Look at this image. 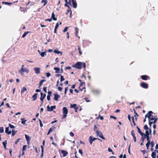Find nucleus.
I'll return each instance as SVG.
<instances>
[{"mask_svg":"<svg viewBox=\"0 0 158 158\" xmlns=\"http://www.w3.org/2000/svg\"><path fill=\"white\" fill-rule=\"evenodd\" d=\"M96 134H97V136H99L100 138H102L103 139L105 140V138L103 136V135L102 133V132L98 130V131H96Z\"/></svg>","mask_w":158,"mask_h":158,"instance_id":"5","label":"nucleus"},{"mask_svg":"<svg viewBox=\"0 0 158 158\" xmlns=\"http://www.w3.org/2000/svg\"><path fill=\"white\" fill-rule=\"evenodd\" d=\"M59 27V24L58 23H56L55 28H56V29H57V28H58Z\"/></svg>","mask_w":158,"mask_h":158,"instance_id":"55","label":"nucleus"},{"mask_svg":"<svg viewBox=\"0 0 158 158\" xmlns=\"http://www.w3.org/2000/svg\"><path fill=\"white\" fill-rule=\"evenodd\" d=\"M48 2V1H47V0H42L41 2V3H44V5H43V6H45L47 4V3Z\"/></svg>","mask_w":158,"mask_h":158,"instance_id":"28","label":"nucleus"},{"mask_svg":"<svg viewBox=\"0 0 158 158\" xmlns=\"http://www.w3.org/2000/svg\"><path fill=\"white\" fill-rule=\"evenodd\" d=\"M2 4H4L5 5H11L12 4L11 3L8 2H2Z\"/></svg>","mask_w":158,"mask_h":158,"instance_id":"41","label":"nucleus"},{"mask_svg":"<svg viewBox=\"0 0 158 158\" xmlns=\"http://www.w3.org/2000/svg\"><path fill=\"white\" fill-rule=\"evenodd\" d=\"M39 122H40V126L41 127H43V124L42 123V121H41V119H39Z\"/></svg>","mask_w":158,"mask_h":158,"instance_id":"51","label":"nucleus"},{"mask_svg":"<svg viewBox=\"0 0 158 158\" xmlns=\"http://www.w3.org/2000/svg\"><path fill=\"white\" fill-rule=\"evenodd\" d=\"M21 123L23 124H25L26 123V122H27V120H25L24 118H22L21 119Z\"/></svg>","mask_w":158,"mask_h":158,"instance_id":"27","label":"nucleus"},{"mask_svg":"<svg viewBox=\"0 0 158 158\" xmlns=\"http://www.w3.org/2000/svg\"><path fill=\"white\" fill-rule=\"evenodd\" d=\"M141 135L142 136L141 140L143 142L146 137L145 135V134L144 133H142V134H141Z\"/></svg>","mask_w":158,"mask_h":158,"instance_id":"21","label":"nucleus"},{"mask_svg":"<svg viewBox=\"0 0 158 158\" xmlns=\"http://www.w3.org/2000/svg\"><path fill=\"white\" fill-rule=\"evenodd\" d=\"M68 89V87H66L64 89V94L65 95L67 93V91Z\"/></svg>","mask_w":158,"mask_h":158,"instance_id":"56","label":"nucleus"},{"mask_svg":"<svg viewBox=\"0 0 158 158\" xmlns=\"http://www.w3.org/2000/svg\"><path fill=\"white\" fill-rule=\"evenodd\" d=\"M150 143H149V142H147L146 144V148L147 149H148L149 148V146H150Z\"/></svg>","mask_w":158,"mask_h":158,"instance_id":"44","label":"nucleus"},{"mask_svg":"<svg viewBox=\"0 0 158 158\" xmlns=\"http://www.w3.org/2000/svg\"><path fill=\"white\" fill-rule=\"evenodd\" d=\"M141 86L144 89H147L148 88V84L145 83V82H142L140 84Z\"/></svg>","mask_w":158,"mask_h":158,"instance_id":"6","label":"nucleus"},{"mask_svg":"<svg viewBox=\"0 0 158 158\" xmlns=\"http://www.w3.org/2000/svg\"><path fill=\"white\" fill-rule=\"evenodd\" d=\"M77 104H71L70 107V108H74L75 109V108L76 107H77Z\"/></svg>","mask_w":158,"mask_h":158,"instance_id":"37","label":"nucleus"},{"mask_svg":"<svg viewBox=\"0 0 158 158\" xmlns=\"http://www.w3.org/2000/svg\"><path fill=\"white\" fill-rule=\"evenodd\" d=\"M133 110L134 111V113L135 114L134 116L135 117V119H137L136 116L139 117V114H138L136 112V111H135V109H133Z\"/></svg>","mask_w":158,"mask_h":158,"instance_id":"40","label":"nucleus"},{"mask_svg":"<svg viewBox=\"0 0 158 158\" xmlns=\"http://www.w3.org/2000/svg\"><path fill=\"white\" fill-rule=\"evenodd\" d=\"M38 95L37 93H35L34 94V95L32 96V98H33V100L35 101L36 99L37 98V96Z\"/></svg>","mask_w":158,"mask_h":158,"instance_id":"24","label":"nucleus"},{"mask_svg":"<svg viewBox=\"0 0 158 158\" xmlns=\"http://www.w3.org/2000/svg\"><path fill=\"white\" fill-rule=\"evenodd\" d=\"M24 65H23L22 66V68L21 69L19 70V72L20 73H22V72H25L26 73H28L29 72V70L27 69L26 68H24Z\"/></svg>","mask_w":158,"mask_h":158,"instance_id":"4","label":"nucleus"},{"mask_svg":"<svg viewBox=\"0 0 158 158\" xmlns=\"http://www.w3.org/2000/svg\"><path fill=\"white\" fill-rule=\"evenodd\" d=\"M69 27H66L63 31V32H65L68 31V29Z\"/></svg>","mask_w":158,"mask_h":158,"instance_id":"47","label":"nucleus"},{"mask_svg":"<svg viewBox=\"0 0 158 158\" xmlns=\"http://www.w3.org/2000/svg\"><path fill=\"white\" fill-rule=\"evenodd\" d=\"M9 127H6L5 128V132L8 135H10L11 134V131H9Z\"/></svg>","mask_w":158,"mask_h":158,"instance_id":"16","label":"nucleus"},{"mask_svg":"<svg viewBox=\"0 0 158 158\" xmlns=\"http://www.w3.org/2000/svg\"><path fill=\"white\" fill-rule=\"evenodd\" d=\"M9 127L10 128H14L15 127L13 126V125H12L11 124H9Z\"/></svg>","mask_w":158,"mask_h":158,"instance_id":"52","label":"nucleus"},{"mask_svg":"<svg viewBox=\"0 0 158 158\" xmlns=\"http://www.w3.org/2000/svg\"><path fill=\"white\" fill-rule=\"evenodd\" d=\"M27 89L26 87H23L22 89L21 90V94H22L23 93H24L25 91H26Z\"/></svg>","mask_w":158,"mask_h":158,"instance_id":"26","label":"nucleus"},{"mask_svg":"<svg viewBox=\"0 0 158 158\" xmlns=\"http://www.w3.org/2000/svg\"><path fill=\"white\" fill-rule=\"evenodd\" d=\"M70 135L72 137H73L74 136V134L73 132H71L69 133Z\"/></svg>","mask_w":158,"mask_h":158,"instance_id":"60","label":"nucleus"},{"mask_svg":"<svg viewBox=\"0 0 158 158\" xmlns=\"http://www.w3.org/2000/svg\"><path fill=\"white\" fill-rule=\"evenodd\" d=\"M61 153L63 154V156L64 157L67 156V154H68V152H67L66 151L64 150H62L61 151Z\"/></svg>","mask_w":158,"mask_h":158,"instance_id":"19","label":"nucleus"},{"mask_svg":"<svg viewBox=\"0 0 158 158\" xmlns=\"http://www.w3.org/2000/svg\"><path fill=\"white\" fill-rule=\"evenodd\" d=\"M98 131V130H97V127L96 125H94V131H95L96 133V131Z\"/></svg>","mask_w":158,"mask_h":158,"instance_id":"50","label":"nucleus"},{"mask_svg":"<svg viewBox=\"0 0 158 158\" xmlns=\"http://www.w3.org/2000/svg\"><path fill=\"white\" fill-rule=\"evenodd\" d=\"M41 153H42L41 156V157H42L43 156V152H44L43 145L41 146Z\"/></svg>","mask_w":158,"mask_h":158,"instance_id":"39","label":"nucleus"},{"mask_svg":"<svg viewBox=\"0 0 158 158\" xmlns=\"http://www.w3.org/2000/svg\"><path fill=\"white\" fill-rule=\"evenodd\" d=\"M136 128L137 129V130H138V133L140 134V135L141 134H142V132L141 131V130H140V129L139 128V127L138 126H137L136 127Z\"/></svg>","mask_w":158,"mask_h":158,"instance_id":"36","label":"nucleus"},{"mask_svg":"<svg viewBox=\"0 0 158 158\" xmlns=\"http://www.w3.org/2000/svg\"><path fill=\"white\" fill-rule=\"evenodd\" d=\"M52 20L51 17L50 19H46L45 20V21H48L49 22H51Z\"/></svg>","mask_w":158,"mask_h":158,"instance_id":"57","label":"nucleus"},{"mask_svg":"<svg viewBox=\"0 0 158 158\" xmlns=\"http://www.w3.org/2000/svg\"><path fill=\"white\" fill-rule=\"evenodd\" d=\"M75 36L76 37H77V33L78 32V29L77 27H75Z\"/></svg>","mask_w":158,"mask_h":158,"instance_id":"30","label":"nucleus"},{"mask_svg":"<svg viewBox=\"0 0 158 158\" xmlns=\"http://www.w3.org/2000/svg\"><path fill=\"white\" fill-rule=\"evenodd\" d=\"M153 113V112L152 111H149L148 114L145 115V117H148V119H150L152 116Z\"/></svg>","mask_w":158,"mask_h":158,"instance_id":"10","label":"nucleus"},{"mask_svg":"<svg viewBox=\"0 0 158 158\" xmlns=\"http://www.w3.org/2000/svg\"><path fill=\"white\" fill-rule=\"evenodd\" d=\"M72 67L77 69H81L83 67L84 69H85L86 64L85 62H77L76 63L72 65Z\"/></svg>","mask_w":158,"mask_h":158,"instance_id":"1","label":"nucleus"},{"mask_svg":"<svg viewBox=\"0 0 158 158\" xmlns=\"http://www.w3.org/2000/svg\"><path fill=\"white\" fill-rule=\"evenodd\" d=\"M31 32L30 31H25L24 32L22 36V37L23 38V37H24L25 36H26V35H27V34H28V33H29Z\"/></svg>","mask_w":158,"mask_h":158,"instance_id":"31","label":"nucleus"},{"mask_svg":"<svg viewBox=\"0 0 158 158\" xmlns=\"http://www.w3.org/2000/svg\"><path fill=\"white\" fill-rule=\"evenodd\" d=\"M64 1L66 3L70 4V5L71 4V0H64Z\"/></svg>","mask_w":158,"mask_h":158,"instance_id":"46","label":"nucleus"},{"mask_svg":"<svg viewBox=\"0 0 158 158\" xmlns=\"http://www.w3.org/2000/svg\"><path fill=\"white\" fill-rule=\"evenodd\" d=\"M47 107L48 111H53V109H55L56 108V106H52L50 107L49 105H48Z\"/></svg>","mask_w":158,"mask_h":158,"instance_id":"7","label":"nucleus"},{"mask_svg":"<svg viewBox=\"0 0 158 158\" xmlns=\"http://www.w3.org/2000/svg\"><path fill=\"white\" fill-rule=\"evenodd\" d=\"M60 97V95L58 94H54V100L57 101L58 100L59 98Z\"/></svg>","mask_w":158,"mask_h":158,"instance_id":"13","label":"nucleus"},{"mask_svg":"<svg viewBox=\"0 0 158 158\" xmlns=\"http://www.w3.org/2000/svg\"><path fill=\"white\" fill-rule=\"evenodd\" d=\"M51 17L52 19H53V20L54 21H56L57 20V18H56V17H55V15L54 14V12H53L52 13Z\"/></svg>","mask_w":158,"mask_h":158,"instance_id":"22","label":"nucleus"},{"mask_svg":"<svg viewBox=\"0 0 158 158\" xmlns=\"http://www.w3.org/2000/svg\"><path fill=\"white\" fill-rule=\"evenodd\" d=\"M85 84V83L84 82H81V83H80V85L79 86V88L81 91H82L83 89H85V86H84V87H82V89H81V87H82L83 85H84V84Z\"/></svg>","mask_w":158,"mask_h":158,"instance_id":"15","label":"nucleus"},{"mask_svg":"<svg viewBox=\"0 0 158 158\" xmlns=\"http://www.w3.org/2000/svg\"><path fill=\"white\" fill-rule=\"evenodd\" d=\"M28 8H26L25 7H20V10L22 12H23L24 13L25 12L27 11V10Z\"/></svg>","mask_w":158,"mask_h":158,"instance_id":"18","label":"nucleus"},{"mask_svg":"<svg viewBox=\"0 0 158 158\" xmlns=\"http://www.w3.org/2000/svg\"><path fill=\"white\" fill-rule=\"evenodd\" d=\"M96 139H98V140H99L100 141H102V140L100 139L96 138H93L92 136H90V137H89V141L90 144L91 145L92 144L93 141H94V140H96Z\"/></svg>","mask_w":158,"mask_h":158,"instance_id":"3","label":"nucleus"},{"mask_svg":"<svg viewBox=\"0 0 158 158\" xmlns=\"http://www.w3.org/2000/svg\"><path fill=\"white\" fill-rule=\"evenodd\" d=\"M47 87H44L43 88L44 91L45 92V93H47Z\"/></svg>","mask_w":158,"mask_h":158,"instance_id":"62","label":"nucleus"},{"mask_svg":"<svg viewBox=\"0 0 158 158\" xmlns=\"http://www.w3.org/2000/svg\"><path fill=\"white\" fill-rule=\"evenodd\" d=\"M58 90L60 91H62V87H58Z\"/></svg>","mask_w":158,"mask_h":158,"instance_id":"64","label":"nucleus"},{"mask_svg":"<svg viewBox=\"0 0 158 158\" xmlns=\"http://www.w3.org/2000/svg\"><path fill=\"white\" fill-rule=\"evenodd\" d=\"M11 132H12V136H14L15 135V134L17 132V131L13 130Z\"/></svg>","mask_w":158,"mask_h":158,"instance_id":"32","label":"nucleus"},{"mask_svg":"<svg viewBox=\"0 0 158 158\" xmlns=\"http://www.w3.org/2000/svg\"><path fill=\"white\" fill-rule=\"evenodd\" d=\"M54 69L56 70V73H59L60 72V69L59 68L54 67Z\"/></svg>","mask_w":158,"mask_h":158,"instance_id":"25","label":"nucleus"},{"mask_svg":"<svg viewBox=\"0 0 158 158\" xmlns=\"http://www.w3.org/2000/svg\"><path fill=\"white\" fill-rule=\"evenodd\" d=\"M56 128V127L55 126H52L49 129V131H50V132H51L52 131L54 130Z\"/></svg>","mask_w":158,"mask_h":158,"instance_id":"35","label":"nucleus"},{"mask_svg":"<svg viewBox=\"0 0 158 158\" xmlns=\"http://www.w3.org/2000/svg\"><path fill=\"white\" fill-rule=\"evenodd\" d=\"M146 138H147V140L148 141L147 142L150 143V138L149 136H147Z\"/></svg>","mask_w":158,"mask_h":158,"instance_id":"48","label":"nucleus"},{"mask_svg":"<svg viewBox=\"0 0 158 158\" xmlns=\"http://www.w3.org/2000/svg\"><path fill=\"white\" fill-rule=\"evenodd\" d=\"M25 138H26V140L27 142V143H28V144L30 142V137L29 136H28V135L26 134L25 135Z\"/></svg>","mask_w":158,"mask_h":158,"instance_id":"23","label":"nucleus"},{"mask_svg":"<svg viewBox=\"0 0 158 158\" xmlns=\"http://www.w3.org/2000/svg\"><path fill=\"white\" fill-rule=\"evenodd\" d=\"M72 6L74 8H76L77 7V4L76 0H72Z\"/></svg>","mask_w":158,"mask_h":158,"instance_id":"12","label":"nucleus"},{"mask_svg":"<svg viewBox=\"0 0 158 158\" xmlns=\"http://www.w3.org/2000/svg\"><path fill=\"white\" fill-rule=\"evenodd\" d=\"M149 130V132H148V131L146 130L145 132V135L146 137L147 136H149L150 135V134H151L152 133V130L151 128L149 129H148Z\"/></svg>","mask_w":158,"mask_h":158,"instance_id":"11","label":"nucleus"},{"mask_svg":"<svg viewBox=\"0 0 158 158\" xmlns=\"http://www.w3.org/2000/svg\"><path fill=\"white\" fill-rule=\"evenodd\" d=\"M143 128L146 131L148 130L149 128L147 124L145 125L143 127Z\"/></svg>","mask_w":158,"mask_h":158,"instance_id":"43","label":"nucleus"},{"mask_svg":"<svg viewBox=\"0 0 158 158\" xmlns=\"http://www.w3.org/2000/svg\"><path fill=\"white\" fill-rule=\"evenodd\" d=\"M41 94V97H40V99L42 101V103L41 105V106L42 105L43 103V101H44V98L46 96V94H43V93H40Z\"/></svg>","mask_w":158,"mask_h":158,"instance_id":"9","label":"nucleus"},{"mask_svg":"<svg viewBox=\"0 0 158 158\" xmlns=\"http://www.w3.org/2000/svg\"><path fill=\"white\" fill-rule=\"evenodd\" d=\"M110 118H113L115 120V119H117V117H115V116H113V115H111L110 116Z\"/></svg>","mask_w":158,"mask_h":158,"instance_id":"58","label":"nucleus"},{"mask_svg":"<svg viewBox=\"0 0 158 158\" xmlns=\"http://www.w3.org/2000/svg\"><path fill=\"white\" fill-rule=\"evenodd\" d=\"M4 127H0V133H2L4 132Z\"/></svg>","mask_w":158,"mask_h":158,"instance_id":"42","label":"nucleus"},{"mask_svg":"<svg viewBox=\"0 0 158 158\" xmlns=\"http://www.w3.org/2000/svg\"><path fill=\"white\" fill-rule=\"evenodd\" d=\"M34 69L36 73L40 74V68L35 67Z\"/></svg>","mask_w":158,"mask_h":158,"instance_id":"14","label":"nucleus"},{"mask_svg":"<svg viewBox=\"0 0 158 158\" xmlns=\"http://www.w3.org/2000/svg\"><path fill=\"white\" fill-rule=\"evenodd\" d=\"M46 81V80L43 79L41 80L39 82V84L41 86L43 85L44 82L45 81Z\"/></svg>","mask_w":158,"mask_h":158,"instance_id":"33","label":"nucleus"},{"mask_svg":"<svg viewBox=\"0 0 158 158\" xmlns=\"http://www.w3.org/2000/svg\"><path fill=\"white\" fill-rule=\"evenodd\" d=\"M150 144L152 148H153L154 145V142H153V141L152 140V141L151 142H150Z\"/></svg>","mask_w":158,"mask_h":158,"instance_id":"45","label":"nucleus"},{"mask_svg":"<svg viewBox=\"0 0 158 158\" xmlns=\"http://www.w3.org/2000/svg\"><path fill=\"white\" fill-rule=\"evenodd\" d=\"M47 99L48 101H49L51 99V96L49 95H48L47 97Z\"/></svg>","mask_w":158,"mask_h":158,"instance_id":"63","label":"nucleus"},{"mask_svg":"<svg viewBox=\"0 0 158 158\" xmlns=\"http://www.w3.org/2000/svg\"><path fill=\"white\" fill-rule=\"evenodd\" d=\"M77 47H78V51H79V54L80 55H81L82 53V52H81V51L80 47L79 46H78Z\"/></svg>","mask_w":158,"mask_h":158,"instance_id":"38","label":"nucleus"},{"mask_svg":"<svg viewBox=\"0 0 158 158\" xmlns=\"http://www.w3.org/2000/svg\"><path fill=\"white\" fill-rule=\"evenodd\" d=\"M156 150H154L153 152H152L151 156L152 158H156Z\"/></svg>","mask_w":158,"mask_h":158,"instance_id":"17","label":"nucleus"},{"mask_svg":"<svg viewBox=\"0 0 158 158\" xmlns=\"http://www.w3.org/2000/svg\"><path fill=\"white\" fill-rule=\"evenodd\" d=\"M54 52L55 53H57L58 54H59V53H60V55H62V52H59V51L57 50H54Z\"/></svg>","mask_w":158,"mask_h":158,"instance_id":"34","label":"nucleus"},{"mask_svg":"<svg viewBox=\"0 0 158 158\" xmlns=\"http://www.w3.org/2000/svg\"><path fill=\"white\" fill-rule=\"evenodd\" d=\"M2 143L3 144L4 147L5 146H6L7 140H5V141L4 142H2Z\"/></svg>","mask_w":158,"mask_h":158,"instance_id":"53","label":"nucleus"},{"mask_svg":"<svg viewBox=\"0 0 158 158\" xmlns=\"http://www.w3.org/2000/svg\"><path fill=\"white\" fill-rule=\"evenodd\" d=\"M27 147V145H25L23 146V151H24V150H26Z\"/></svg>","mask_w":158,"mask_h":158,"instance_id":"54","label":"nucleus"},{"mask_svg":"<svg viewBox=\"0 0 158 158\" xmlns=\"http://www.w3.org/2000/svg\"><path fill=\"white\" fill-rule=\"evenodd\" d=\"M65 80L63 76L61 75L60 76V81L62 82Z\"/></svg>","mask_w":158,"mask_h":158,"instance_id":"49","label":"nucleus"},{"mask_svg":"<svg viewBox=\"0 0 158 158\" xmlns=\"http://www.w3.org/2000/svg\"><path fill=\"white\" fill-rule=\"evenodd\" d=\"M70 11V17H71V14H72V11L71 10V8H70V7H68V9L67 10V13H66V14L67 15V14H68V13H69Z\"/></svg>","mask_w":158,"mask_h":158,"instance_id":"29","label":"nucleus"},{"mask_svg":"<svg viewBox=\"0 0 158 158\" xmlns=\"http://www.w3.org/2000/svg\"><path fill=\"white\" fill-rule=\"evenodd\" d=\"M131 134L132 136L133 137H134V136H135V134L134 133V130H132L131 132Z\"/></svg>","mask_w":158,"mask_h":158,"instance_id":"59","label":"nucleus"},{"mask_svg":"<svg viewBox=\"0 0 158 158\" xmlns=\"http://www.w3.org/2000/svg\"><path fill=\"white\" fill-rule=\"evenodd\" d=\"M62 118H65L67 116L68 113V110L67 107H64L63 108Z\"/></svg>","mask_w":158,"mask_h":158,"instance_id":"2","label":"nucleus"},{"mask_svg":"<svg viewBox=\"0 0 158 158\" xmlns=\"http://www.w3.org/2000/svg\"><path fill=\"white\" fill-rule=\"evenodd\" d=\"M38 52L41 56L42 57H44L45 55H46V52H42L40 51V50H38Z\"/></svg>","mask_w":158,"mask_h":158,"instance_id":"20","label":"nucleus"},{"mask_svg":"<svg viewBox=\"0 0 158 158\" xmlns=\"http://www.w3.org/2000/svg\"><path fill=\"white\" fill-rule=\"evenodd\" d=\"M141 77L142 79L144 80L150 79V77L147 75H142L141 76Z\"/></svg>","mask_w":158,"mask_h":158,"instance_id":"8","label":"nucleus"},{"mask_svg":"<svg viewBox=\"0 0 158 158\" xmlns=\"http://www.w3.org/2000/svg\"><path fill=\"white\" fill-rule=\"evenodd\" d=\"M46 75L47 76V77H49L51 75V74L49 73H46Z\"/></svg>","mask_w":158,"mask_h":158,"instance_id":"61","label":"nucleus"}]
</instances>
